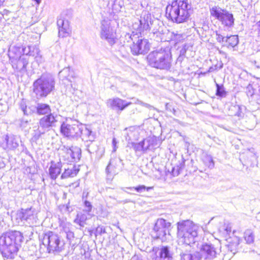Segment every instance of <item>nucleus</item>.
Returning a JSON list of instances; mask_svg holds the SVG:
<instances>
[{
	"mask_svg": "<svg viewBox=\"0 0 260 260\" xmlns=\"http://www.w3.org/2000/svg\"><path fill=\"white\" fill-rule=\"evenodd\" d=\"M190 6L187 0H175L167 5L166 15L173 22L181 23L186 21L189 16Z\"/></svg>",
	"mask_w": 260,
	"mask_h": 260,
	"instance_id": "f257e3e1",
	"label": "nucleus"
},
{
	"mask_svg": "<svg viewBox=\"0 0 260 260\" xmlns=\"http://www.w3.org/2000/svg\"><path fill=\"white\" fill-rule=\"evenodd\" d=\"M22 241L23 236L19 232L3 234L0 237V251L4 256L11 257V254L17 252Z\"/></svg>",
	"mask_w": 260,
	"mask_h": 260,
	"instance_id": "f03ea898",
	"label": "nucleus"
},
{
	"mask_svg": "<svg viewBox=\"0 0 260 260\" xmlns=\"http://www.w3.org/2000/svg\"><path fill=\"white\" fill-rule=\"evenodd\" d=\"M177 236L179 243L190 248V244L194 243V239L198 236V226L188 220L178 222Z\"/></svg>",
	"mask_w": 260,
	"mask_h": 260,
	"instance_id": "7ed1b4c3",
	"label": "nucleus"
},
{
	"mask_svg": "<svg viewBox=\"0 0 260 260\" xmlns=\"http://www.w3.org/2000/svg\"><path fill=\"white\" fill-rule=\"evenodd\" d=\"M149 65L160 70H169L171 67L172 56L169 49H160L150 52L147 56Z\"/></svg>",
	"mask_w": 260,
	"mask_h": 260,
	"instance_id": "20e7f679",
	"label": "nucleus"
},
{
	"mask_svg": "<svg viewBox=\"0 0 260 260\" xmlns=\"http://www.w3.org/2000/svg\"><path fill=\"white\" fill-rule=\"evenodd\" d=\"M55 79L49 74H44L33 83V91L38 99L47 96L55 88Z\"/></svg>",
	"mask_w": 260,
	"mask_h": 260,
	"instance_id": "39448f33",
	"label": "nucleus"
},
{
	"mask_svg": "<svg viewBox=\"0 0 260 260\" xmlns=\"http://www.w3.org/2000/svg\"><path fill=\"white\" fill-rule=\"evenodd\" d=\"M84 125L78 120L71 119L63 122L60 127V134L69 139H78L82 136Z\"/></svg>",
	"mask_w": 260,
	"mask_h": 260,
	"instance_id": "423d86ee",
	"label": "nucleus"
},
{
	"mask_svg": "<svg viewBox=\"0 0 260 260\" xmlns=\"http://www.w3.org/2000/svg\"><path fill=\"white\" fill-rule=\"evenodd\" d=\"M42 241L43 245L47 246L49 253L61 251L64 244L58 235L50 231L44 235Z\"/></svg>",
	"mask_w": 260,
	"mask_h": 260,
	"instance_id": "0eeeda50",
	"label": "nucleus"
},
{
	"mask_svg": "<svg viewBox=\"0 0 260 260\" xmlns=\"http://www.w3.org/2000/svg\"><path fill=\"white\" fill-rule=\"evenodd\" d=\"M210 14L220 21L225 26L231 27L234 24L233 15L226 10L214 6L210 10Z\"/></svg>",
	"mask_w": 260,
	"mask_h": 260,
	"instance_id": "6e6552de",
	"label": "nucleus"
},
{
	"mask_svg": "<svg viewBox=\"0 0 260 260\" xmlns=\"http://www.w3.org/2000/svg\"><path fill=\"white\" fill-rule=\"evenodd\" d=\"M152 24L151 14L146 11L142 13L140 19H137L132 25V28L136 31V34H142L145 30H149Z\"/></svg>",
	"mask_w": 260,
	"mask_h": 260,
	"instance_id": "1a4fd4ad",
	"label": "nucleus"
},
{
	"mask_svg": "<svg viewBox=\"0 0 260 260\" xmlns=\"http://www.w3.org/2000/svg\"><path fill=\"white\" fill-rule=\"evenodd\" d=\"M16 219L18 223L20 222L27 223L30 225L37 223L38 218L35 209L32 207L21 209L17 211Z\"/></svg>",
	"mask_w": 260,
	"mask_h": 260,
	"instance_id": "9d476101",
	"label": "nucleus"
},
{
	"mask_svg": "<svg viewBox=\"0 0 260 260\" xmlns=\"http://www.w3.org/2000/svg\"><path fill=\"white\" fill-rule=\"evenodd\" d=\"M56 122V117L51 113L41 118L39 121V126L34 135L35 138L38 139L50 127L55 126Z\"/></svg>",
	"mask_w": 260,
	"mask_h": 260,
	"instance_id": "9b49d317",
	"label": "nucleus"
},
{
	"mask_svg": "<svg viewBox=\"0 0 260 260\" xmlns=\"http://www.w3.org/2000/svg\"><path fill=\"white\" fill-rule=\"evenodd\" d=\"M171 223L163 218H158L153 228V237L161 241L166 240V235Z\"/></svg>",
	"mask_w": 260,
	"mask_h": 260,
	"instance_id": "f8f14e48",
	"label": "nucleus"
},
{
	"mask_svg": "<svg viewBox=\"0 0 260 260\" xmlns=\"http://www.w3.org/2000/svg\"><path fill=\"white\" fill-rule=\"evenodd\" d=\"M157 42H166L170 41H178L181 37L174 32L170 31L167 29L163 30L162 27H159L157 30L154 31L152 37Z\"/></svg>",
	"mask_w": 260,
	"mask_h": 260,
	"instance_id": "ddd939ff",
	"label": "nucleus"
},
{
	"mask_svg": "<svg viewBox=\"0 0 260 260\" xmlns=\"http://www.w3.org/2000/svg\"><path fill=\"white\" fill-rule=\"evenodd\" d=\"M60 151L61 157L69 162L76 161L80 159L81 151L78 147H69L63 146Z\"/></svg>",
	"mask_w": 260,
	"mask_h": 260,
	"instance_id": "4468645a",
	"label": "nucleus"
},
{
	"mask_svg": "<svg viewBox=\"0 0 260 260\" xmlns=\"http://www.w3.org/2000/svg\"><path fill=\"white\" fill-rule=\"evenodd\" d=\"M219 254L216 248L211 244H204L200 249V259L203 260H214Z\"/></svg>",
	"mask_w": 260,
	"mask_h": 260,
	"instance_id": "2eb2a0df",
	"label": "nucleus"
},
{
	"mask_svg": "<svg viewBox=\"0 0 260 260\" xmlns=\"http://www.w3.org/2000/svg\"><path fill=\"white\" fill-rule=\"evenodd\" d=\"M110 23L109 20H103L101 21V37L106 40L110 44L114 43V34L113 29L110 26Z\"/></svg>",
	"mask_w": 260,
	"mask_h": 260,
	"instance_id": "dca6fc26",
	"label": "nucleus"
},
{
	"mask_svg": "<svg viewBox=\"0 0 260 260\" xmlns=\"http://www.w3.org/2000/svg\"><path fill=\"white\" fill-rule=\"evenodd\" d=\"M153 260H172V254L167 246L153 247L151 255Z\"/></svg>",
	"mask_w": 260,
	"mask_h": 260,
	"instance_id": "f3484780",
	"label": "nucleus"
},
{
	"mask_svg": "<svg viewBox=\"0 0 260 260\" xmlns=\"http://www.w3.org/2000/svg\"><path fill=\"white\" fill-rule=\"evenodd\" d=\"M131 48L134 55L145 54L149 50L150 44L147 39H140L138 40L136 43H134Z\"/></svg>",
	"mask_w": 260,
	"mask_h": 260,
	"instance_id": "a211bd4d",
	"label": "nucleus"
},
{
	"mask_svg": "<svg viewBox=\"0 0 260 260\" xmlns=\"http://www.w3.org/2000/svg\"><path fill=\"white\" fill-rule=\"evenodd\" d=\"M18 145V139L13 136L6 135L0 138V146L4 149H15Z\"/></svg>",
	"mask_w": 260,
	"mask_h": 260,
	"instance_id": "6ab92c4d",
	"label": "nucleus"
},
{
	"mask_svg": "<svg viewBox=\"0 0 260 260\" xmlns=\"http://www.w3.org/2000/svg\"><path fill=\"white\" fill-rule=\"evenodd\" d=\"M107 106L113 109H117L120 111L123 110L126 107L131 105L132 102H127L125 100L116 98L110 99L107 101Z\"/></svg>",
	"mask_w": 260,
	"mask_h": 260,
	"instance_id": "aec40b11",
	"label": "nucleus"
},
{
	"mask_svg": "<svg viewBox=\"0 0 260 260\" xmlns=\"http://www.w3.org/2000/svg\"><path fill=\"white\" fill-rule=\"evenodd\" d=\"M58 28V36L59 37H66L69 36L70 32L69 21L62 17V15L57 21Z\"/></svg>",
	"mask_w": 260,
	"mask_h": 260,
	"instance_id": "412c9836",
	"label": "nucleus"
},
{
	"mask_svg": "<svg viewBox=\"0 0 260 260\" xmlns=\"http://www.w3.org/2000/svg\"><path fill=\"white\" fill-rule=\"evenodd\" d=\"M62 165L60 162L55 163L51 162V166L49 169V173L50 178L55 180L61 172Z\"/></svg>",
	"mask_w": 260,
	"mask_h": 260,
	"instance_id": "4be33fe9",
	"label": "nucleus"
},
{
	"mask_svg": "<svg viewBox=\"0 0 260 260\" xmlns=\"http://www.w3.org/2000/svg\"><path fill=\"white\" fill-rule=\"evenodd\" d=\"M92 214L84 212L78 213L76 218L74 220V222L79 224L81 227H84L86 224L87 220L91 218Z\"/></svg>",
	"mask_w": 260,
	"mask_h": 260,
	"instance_id": "5701e85b",
	"label": "nucleus"
},
{
	"mask_svg": "<svg viewBox=\"0 0 260 260\" xmlns=\"http://www.w3.org/2000/svg\"><path fill=\"white\" fill-rule=\"evenodd\" d=\"M12 66L14 69H15L18 71H22L25 70L27 65L28 64V60L24 57L20 56L19 59L14 61H12Z\"/></svg>",
	"mask_w": 260,
	"mask_h": 260,
	"instance_id": "b1692460",
	"label": "nucleus"
},
{
	"mask_svg": "<svg viewBox=\"0 0 260 260\" xmlns=\"http://www.w3.org/2000/svg\"><path fill=\"white\" fill-rule=\"evenodd\" d=\"M39 115H46L51 113V108L49 105L44 103H38L34 108Z\"/></svg>",
	"mask_w": 260,
	"mask_h": 260,
	"instance_id": "393cba45",
	"label": "nucleus"
},
{
	"mask_svg": "<svg viewBox=\"0 0 260 260\" xmlns=\"http://www.w3.org/2000/svg\"><path fill=\"white\" fill-rule=\"evenodd\" d=\"M151 142V139H145L143 141L135 143L133 145L134 149L137 151H146L149 149Z\"/></svg>",
	"mask_w": 260,
	"mask_h": 260,
	"instance_id": "a878e982",
	"label": "nucleus"
},
{
	"mask_svg": "<svg viewBox=\"0 0 260 260\" xmlns=\"http://www.w3.org/2000/svg\"><path fill=\"white\" fill-rule=\"evenodd\" d=\"M74 73L71 71L69 68H66L62 70L59 73V76L60 78H62V80H67L69 82H71L72 81L71 78H74Z\"/></svg>",
	"mask_w": 260,
	"mask_h": 260,
	"instance_id": "bb28decb",
	"label": "nucleus"
},
{
	"mask_svg": "<svg viewBox=\"0 0 260 260\" xmlns=\"http://www.w3.org/2000/svg\"><path fill=\"white\" fill-rule=\"evenodd\" d=\"M80 138H82L83 140L92 142L94 139V135L91 131L85 127L84 125L82 136Z\"/></svg>",
	"mask_w": 260,
	"mask_h": 260,
	"instance_id": "cd10ccee",
	"label": "nucleus"
},
{
	"mask_svg": "<svg viewBox=\"0 0 260 260\" xmlns=\"http://www.w3.org/2000/svg\"><path fill=\"white\" fill-rule=\"evenodd\" d=\"M244 238L247 244H253L255 239L254 232L251 229H247L244 233Z\"/></svg>",
	"mask_w": 260,
	"mask_h": 260,
	"instance_id": "c85d7f7f",
	"label": "nucleus"
},
{
	"mask_svg": "<svg viewBox=\"0 0 260 260\" xmlns=\"http://www.w3.org/2000/svg\"><path fill=\"white\" fill-rule=\"evenodd\" d=\"M40 52L39 49L36 46H29L27 48H24L23 49V54L28 55L29 56H35L38 55Z\"/></svg>",
	"mask_w": 260,
	"mask_h": 260,
	"instance_id": "c756f323",
	"label": "nucleus"
},
{
	"mask_svg": "<svg viewBox=\"0 0 260 260\" xmlns=\"http://www.w3.org/2000/svg\"><path fill=\"white\" fill-rule=\"evenodd\" d=\"M78 172V170L72 169H66L64 171L61 175V179H64L69 177H73L76 176Z\"/></svg>",
	"mask_w": 260,
	"mask_h": 260,
	"instance_id": "7c9ffc66",
	"label": "nucleus"
},
{
	"mask_svg": "<svg viewBox=\"0 0 260 260\" xmlns=\"http://www.w3.org/2000/svg\"><path fill=\"white\" fill-rule=\"evenodd\" d=\"M186 247V251L180 253L181 260H198V258L189 252L190 248Z\"/></svg>",
	"mask_w": 260,
	"mask_h": 260,
	"instance_id": "2f4dec72",
	"label": "nucleus"
},
{
	"mask_svg": "<svg viewBox=\"0 0 260 260\" xmlns=\"http://www.w3.org/2000/svg\"><path fill=\"white\" fill-rule=\"evenodd\" d=\"M225 42L228 45V47H234L237 46L239 43V39L237 36H231L226 37L225 39Z\"/></svg>",
	"mask_w": 260,
	"mask_h": 260,
	"instance_id": "473e14b6",
	"label": "nucleus"
},
{
	"mask_svg": "<svg viewBox=\"0 0 260 260\" xmlns=\"http://www.w3.org/2000/svg\"><path fill=\"white\" fill-rule=\"evenodd\" d=\"M123 6V0H114L112 6V9L116 12H118L121 11Z\"/></svg>",
	"mask_w": 260,
	"mask_h": 260,
	"instance_id": "72a5a7b5",
	"label": "nucleus"
},
{
	"mask_svg": "<svg viewBox=\"0 0 260 260\" xmlns=\"http://www.w3.org/2000/svg\"><path fill=\"white\" fill-rule=\"evenodd\" d=\"M216 95L220 97H225L226 95V92L225 91L223 85H220L219 84L216 83Z\"/></svg>",
	"mask_w": 260,
	"mask_h": 260,
	"instance_id": "f704fd0d",
	"label": "nucleus"
},
{
	"mask_svg": "<svg viewBox=\"0 0 260 260\" xmlns=\"http://www.w3.org/2000/svg\"><path fill=\"white\" fill-rule=\"evenodd\" d=\"M204 162L210 169H212L214 167V162L211 155H207L205 157Z\"/></svg>",
	"mask_w": 260,
	"mask_h": 260,
	"instance_id": "c9c22d12",
	"label": "nucleus"
},
{
	"mask_svg": "<svg viewBox=\"0 0 260 260\" xmlns=\"http://www.w3.org/2000/svg\"><path fill=\"white\" fill-rule=\"evenodd\" d=\"M129 189H132L133 188L135 189L137 192H142L145 190L148 191L150 189H152V187H146L145 185H139L136 187H129Z\"/></svg>",
	"mask_w": 260,
	"mask_h": 260,
	"instance_id": "e433bc0d",
	"label": "nucleus"
},
{
	"mask_svg": "<svg viewBox=\"0 0 260 260\" xmlns=\"http://www.w3.org/2000/svg\"><path fill=\"white\" fill-rule=\"evenodd\" d=\"M84 206H85V209L83 210V212H86L87 213H90V212L91 211L92 207L91 203L87 201H85L84 202Z\"/></svg>",
	"mask_w": 260,
	"mask_h": 260,
	"instance_id": "4c0bfd02",
	"label": "nucleus"
},
{
	"mask_svg": "<svg viewBox=\"0 0 260 260\" xmlns=\"http://www.w3.org/2000/svg\"><path fill=\"white\" fill-rule=\"evenodd\" d=\"M216 40L218 42L221 43L224 42H225L226 38L224 37L222 35L218 33L217 31H216Z\"/></svg>",
	"mask_w": 260,
	"mask_h": 260,
	"instance_id": "58836bf2",
	"label": "nucleus"
},
{
	"mask_svg": "<svg viewBox=\"0 0 260 260\" xmlns=\"http://www.w3.org/2000/svg\"><path fill=\"white\" fill-rule=\"evenodd\" d=\"M95 233L100 235H102L103 234L106 233L105 228L103 226H99L95 231Z\"/></svg>",
	"mask_w": 260,
	"mask_h": 260,
	"instance_id": "ea45409f",
	"label": "nucleus"
},
{
	"mask_svg": "<svg viewBox=\"0 0 260 260\" xmlns=\"http://www.w3.org/2000/svg\"><path fill=\"white\" fill-rule=\"evenodd\" d=\"M21 110L25 115H28L31 113L30 108H27L26 106H21Z\"/></svg>",
	"mask_w": 260,
	"mask_h": 260,
	"instance_id": "a19ab883",
	"label": "nucleus"
},
{
	"mask_svg": "<svg viewBox=\"0 0 260 260\" xmlns=\"http://www.w3.org/2000/svg\"><path fill=\"white\" fill-rule=\"evenodd\" d=\"M117 142L115 138H113L112 140V146H113V152H115L117 148Z\"/></svg>",
	"mask_w": 260,
	"mask_h": 260,
	"instance_id": "79ce46f5",
	"label": "nucleus"
},
{
	"mask_svg": "<svg viewBox=\"0 0 260 260\" xmlns=\"http://www.w3.org/2000/svg\"><path fill=\"white\" fill-rule=\"evenodd\" d=\"M136 104H139V105H141L143 106H144L145 107H147V108H150L151 107V106L147 103H145L139 100H136V102H135Z\"/></svg>",
	"mask_w": 260,
	"mask_h": 260,
	"instance_id": "37998d69",
	"label": "nucleus"
},
{
	"mask_svg": "<svg viewBox=\"0 0 260 260\" xmlns=\"http://www.w3.org/2000/svg\"><path fill=\"white\" fill-rule=\"evenodd\" d=\"M113 161H114V160L113 159H111L110 160V162L108 165V166L107 167L106 169V171L107 173H109L110 172V167L113 166Z\"/></svg>",
	"mask_w": 260,
	"mask_h": 260,
	"instance_id": "c03bdc74",
	"label": "nucleus"
},
{
	"mask_svg": "<svg viewBox=\"0 0 260 260\" xmlns=\"http://www.w3.org/2000/svg\"><path fill=\"white\" fill-rule=\"evenodd\" d=\"M67 238L69 240H71L74 238V233L70 231L67 232Z\"/></svg>",
	"mask_w": 260,
	"mask_h": 260,
	"instance_id": "a18cd8bd",
	"label": "nucleus"
},
{
	"mask_svg": "<svg viewBox=\"0 0 260 260\" xmlns=\"http://www.w3.org/2000/svg\"><path fill=\"white\" fill-rule=\"evenodd\" d=\"M256 26H257L258 32V35H259V36L260 37V20L259 21H258L257 22H256Z\"/></svg>",
	"mask_w": 260,
	"mask_h": 260,
	"instance_id": "49530a36",
	"label": "nucleus"
},
{
	"mask_svg": "<svg viewBox=\"0 0 260 260\" xmlns=\"http://www.w3.org/2000/svg\"><path fill=\"white\" fill-rule=\"evenodd\" d=\"M216 69V67H211L209 68L208 72H212Z\"/></svg>",
	"mask_w": 260,
	"mask_h": 260,
	"instance_id": "de8ad7c7",
	"label": "nucleus"
},
{
	"mask_svg": "<svg viewBox=\"0 0 260 260\" xmlns=\"http://www.w3.org/2000/svg\"><path fill=\"white\" fill-rule=\"evenodd\" d=\"M168 104H166V108H167V109H168Z\"/></svg>",
	"mask_w": 260,
	"mask_h": 260,
	"instance_id": "09e8293b",
	"label": "nucleus"
},
{
	"mask_svg": "<svg viewBox=\"0 0 260 260\" xmlns=\"http://www.w3.org/2000/svg\"><path fill=\"white\" fill-rule=\"evenodd\" d=\"M258 68H260V64L259 65H258L257 66Z\"/></svg>",
	"mask_w": 260,
	"mask_h": 260,
	"instance_id": "8fccbe9b",
	"label": "nucleus"
}]
</instances>
